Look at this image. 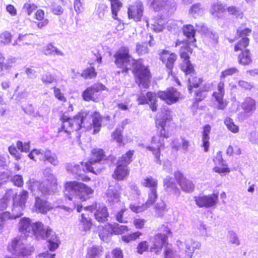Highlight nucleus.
Listing matches in <instances>:
<instances>
[{"label":"nucleus","instance_id":"19","mask_svg":"<svg viewBox=\"0 0 258 258\" xmlns=\"http://www.w3.org/2000/svg\"><path fill=\"white\" fill-rule=\"evenodd\" d=\"M147 2L155 11L163 9L169 11L175 8V4L172 0H147Z\"/></svg>","mask_w":258,"mask_h":258},{"label":"nucleus","instance_id":"9","mask_svg":"<svg viewBox=\"0 0 258 258\" xmlns=\"http://www.w3.org/2000/svg\"><path fill=\"white\" fill-rule=\"evenodd\" d=\"M37 157L38 159L44 162H48L51 165L56 166L59 164L57 156L54 153L49 150L45 151L38 149H33L29 154L28 157L35 161V157Z\"/></svg>","mask_w":258,"mask_h":258},{"label":"nucleus","instance_id":"53","mask_svg":"<svg viewBox=\"0 0 258 258\" xmlns=\"http://www.w3.org/2000/svg\"><path fill=\"white\" fill-rule=\"evenodd\" d=\"M122 3L120 2L111 3V12L112 18L115 20H118L117 13L122 7Z\"/></svg>","mask_w":258,"mask_h":258},{"label":"nucleus","instance_id":"35","mask_svg":"<svg viewBox=\"0 0 258 258\" xmlns=\"http://www.w3.org/2000/svg\"><path fill=\"white\" fill-rule=\"evenodd\" d=\"M166 21L162 18H155L151 20L150 28L154 32L158 33L163 31Z\"/></svg>","mask_w":258,"mask_h":258},{"label":"nucleus","instance_id":"29","mask_svg":"<svg viewBox=\"0 0 258 258\" xmlns=\"http://www.w3.org/2000/svg\"><path fill=\"white\" fill-rule=\"evenodd\" d=\"M213 161L216 165V166L213 168V170L215 172L222 174L225 172L229 173L230 172V169L228 168L224 167V164L221 152L219 151L217 153L216 156L214 158Z\"/></svg>","mask_w":258,"mask_h":258},{"label":"nucleus","instance_id":"10","mask_svg":"<svg viewBox=\"0 0 258 258\" xmlns=\"http://www.w3.org/2000/svg\"><path fill=\"white\" fill-rule=\"evenodd\" d=\"M28 195V193L26 190H23L19 194H15L13 199L12 214H11L14 219L23 215V211L25 207Z\"/></svg>","mask_w":258,"mask_h":258},{"label":"nucleus","instance_id":"34","mask_svg":"<svg viewBox=\"0 0 258 258\" xmlns=\"http://www.w3.org/2000/svg\"><path fill=\"white\" fill-rule=\"evenodd\" d=\"M196 31L202 34H204L208 37L212 38L215 42H217L218 39L217 35L210 31L204 24L199 23L197 24Z\"/></svg>","mask_w":258,"mask_h":258},{"label":"nucleus","instance_id":"61","mask_svg":"<svg viewBox=\"0 0 258 258\" xmlns=\"http://www.w3.org/2000/svg\"><path fill=\"white\" fill-rule=\"evenodd\" d=\"M154 207L157 214L160 216H162L163 213L165 211L166 204L164 201H161L156 204Z\"/></svg>","mask_w":258,"mask_h":258},{"label":"nucleus","instance_id":"32","mask_svg":"<svg viewBox=\"0 0 258 258\" xmlns=\"http://www.w3.org/2000/svg\"><path fill=\"white\" fill-rule=\"evenodd\" d=\"M241 107L245 112L252 113L256 109V101L254 99L247 97L242 103Z\"/></svg>","mask_w":258,"mask_h":258},{"label":"nucleus","instance_id":"36","mask_svg":"<svg viewBox=\"0 0 258 258\" xmlns=\"http://www.w3.org/2000/svg\"><path fill=\"white\" fill-rule=\"evenodd\" d=\"M183 32L185 36L188 39V43L190 44L196 42L195 34L196 30L191 25H187L183 27Z\"/></svg>","mask_w":258,"mask_h":258},{"label":"nucleus","instance_id":"57","mask_svg":"<svg viewBox=\"0 0 258 258\" xmlns=\"http://www.w3.org/2000/svg\"><path fill=\"white\" fill-rule=\"evenodd\" d=\"M12 35L8 31H5L0 34V42L3 44H8L11 41Z\"/></svg>","mask_w":258,"mask_h":258},{"label":"nucleus","instance_id":"43","mask_svg":"<svg viewBox=\"0 0 258 258\" xmlns=\"http://www.w3.org/2000/svg\"><path fill=\"white\" fill-rule=\"evenodd\" d=\"M238 61L243 65L248 64L251 62L250 54L248 49H245L239 55Z\"/></svg>","mask_w":258,"mask_h":258},{"label":"nucleus","instance_id":"2","mask_svg":"<svg viewBox=\"0 0 258 258\" xmlns=\"http://www.w3.org/2000/svg\"><path fill=\"white\" fill-rule=\"evenodd\" d=\"M19 231L25 236L34 235L36 239H46L49 249L53 251L57 248L59 241L55 233L50 228H44L40 222H32L29 218H21L18 223Z\"/></svg>","mask_w":258,"mask_h":258},{"label":"nucleus","instance_id":"62","mask_svg":"<svg viewBox=\"0 0 258 258\" xmlns=\"http://www.w3.org/2000/svg\"><path fill=\"white\" fill-rule=\"evenodd\" d=\"M37 8V6L34 4L25 3L22 8L24 12L30 16Z\"/></svg>","mask_w":258,"mask_h":258},{"label":"nucleus","instance_id":"59","mask_svg":"<svg viewBox=\"0 0 258 258\" xmlns=\"http://www.w3.org/2000/svg\"><path fill=\"white\" fill-rule=\"evenodd\" d=\"M149 248V245L147 241H142L137 246V250L138 253L143 254L147 251Z\"/></svg>","mask_w":258,"mask_h":258},{"label":"nucleus","instance_id":"64","mask_svg":"<svg viewBox=\"0 0 258 258\" xmlns=\"http://www.w3.org/2000/svg\"><path fill=\"white\" fill-rule=\"evenodd\" d=\"M30 143H25L23 144L21 141L17 142V148L21 152H28L30 150Z\"/></svg>","mask_w":258,"mask_h":258},{"label":"nucleus","instance_id":"47","mask_svg":"<svg viewBox=\"0 0 258 258\" xmlns=\"http://www.w3.org/2000/svg\"><path fill=\"white\" fill-rule=\"evenodd\" d=\"M109 228L113 233L116 234H120L128 230L127 227L124 225H121L117 223H114L113 225L109 224Z\"/></svg>","mask_w":258,"mask_h":258},{"label":"nucleus","instance_id":"56","mask_svg":"<svg viewBox=\"0 0 258 258\" xmlns=\"http://www.w3.org/2000/svg\"><path fill=\"white\" fill-rule=\"evenodd\" d=\"M249 44V39L247 37L242 38L234 47L235 51L241 50L246 47Z\"/></svg>","mask_w":258,"mask_h":258},{"label":"nucleus","instance_id":"22","mask_svg":"<svg viewBox=\"0 0 258 258\" xmlns=\"http://www.w3.org/2000/svg\"><path fill=\"white\" fill-rule=\"evenodd\" d=\"M144 7L142 2H136L131 6L128 9V16L130 19H133L135 21H140L143 13Z\"/></svg>","mask_w":258,"mask_h":258},{"label":"nucleus","instance_id":"49","mask_svg":"<svg viewBox=\"0 0 258 258\" xmlns=\"http://www.w3.org/2000/svg\"><path fill=\"white\" fill-rule=\"evenodd\" d=\"M80 222L83 225V229L84 231H88L90 229L92 226V223L91 222L90 218L88 217L87 214H82Z\"/></svg>","mask_w":258,"mask_h":258},{"label":"nucleus","instance_id":"12","mask_svg":"<svg viewBox=\"0 0 258 258\" xmlns=\"http://www.w3.org/2000/svg\"><path fill=\"white\" fill-rule=\"evenodd\" d=\"M190 48L187 44H184L181 47L180 50V57L184 59L183 62L180 65L181 70L185 73L186 75H190L194 72V68L192 64L189 60V52Z\"/></svg>","mask_w":258,"mask_h":258},{"label":"nucleus","instance_id":"20","mask_svg":"<svg viewBox=\"0 0 258 258\" xmlns=\"http://www.w3.org/2000/svg\"><path fill=\"white\" fill-rule=\"evenodd\" d=\"M66 168L68 171H70L72 173L77 175L79 180H82L85 181L90 180V178L84 175L82 173L89 172L86 170H83V168H86L85 163L81 162L80 163V164L75 163L68 164Z\"/></svg>","mask_w":258,"mask_h":258},{"label":"nucleus","instance_id":"21","mask_svg":"<svg viewBox=\"0 0 258 258\" xmlns=\"http://www.w3.org/2000/svg\"><path fill=\"white\" fill-rule=\"evenodd\" d=\"M224 87V82L222 80H221L217 85V91L213 93V96L218 103V108L219 109H224L227 106L226 101L223 100L225 94Z\"/></svg>","mask_w":258,"mask_h":258},{"label":"nucleus","instance_id":"58","mask_svg":"<svg viewBox=\"0 0 258 258\" xmlns=\"http://www.w3.org/2000/svg\"><path fill=\"white\" fill-rule=\"evenodd\" d=\"M122 128H117L112 133L111 135L112 139L116 141L118 143H121L122 142Z\"/></svg>","mask_w":258,"mask_h":258},{"label":"nucleus","instance_id":"40","mask_svg":"<svg viewBox=\"0 0 258 258\" xmlns=\"http://www.w3.org/2000/svg\"><path fill=\"white\" fill-rule=\"evenodd\" d=\"M133 150L129 151L119 158L118 161V165L127 167L132 161V157L134 155Z\"/></svg>","mask_w":258,"mask_h":258},{"label":"nucleus","instance_id":"25","mask_svg":"<svg viewBox=\"0 0 258 258\" xmlns=\"http://www.w3.org/2000/svg\"><path fill=\"white\" fill-rule=\"evenodd\" d=\"M138 100L140 104H148L152 111H156L157 106L156 105L157 100L155 93L149 92L146 96L141 94L139 96Z\"/></svg>","mask_w":258,"mask_h":258},{"label":"nucleus","instance_id":"13","mask_svg":"<svg viewBox=\"0 0 258 258\" xmlns=\"http://www.w3.org/2000/svg\"><path fill=\"white\" fill-rule=\"evenodd\" d=\"M196 204L200 208H210L215 206L218 200V195H200L194 197Z\"/></svg>","mask_w":258,"mask_h":258},{"label":"nucleus","instance_id":"37","mask_svg":"<svg viewBox=\"0 0 258 258\" xmlns=\"http://www.w3.org/2000/svg\"><path fill=\"white\" fill-rule=\"evenodd\" d=\"M43 52L46 55H58L64 56V53L57 47L50 43L43 49Z\"/></svg>","mask_w":258,"mask_h":258},{"label":"nucleus","instance_id":"31","mask_svg":"<svg viewBox=\"0 0 258 258\" xmlns=\"http://www.w3.org/2000/svg\"><path fill=\"white\" fill-rule=\"evenodd\" d=\"M34 37V35L32 34H19L18 38L15 41L13 45H31L33 42Z\"/></svg>","mask_w":258,"mask_h":258},{"label":"nucleus","instance_id":"33","mask_svg":"<svg viewBox=\"0 0 258 258\" xmlns=\"http://www.w3.org/2000/svg\"><path fill=\"white\" fill-rule=\"evenodd\" d=\"M129 172L127 167L118 165L112 174V177L118 180H122L128 175Z\"/></svg>","mask_w":258,"mask_h":258},{"label":"nucleus","instance_id":"23","mask_svg":"<svg viewBox=\"0 0 258 258\" xmlns=\"http://www.w3.org/2000/svg\"><path fill=\"white\" fill-rule=\"evenodd\" d=\"M183 245H185V249H184L183 247L181 248V250L184 256V258H192L195 250L199 249L201 247V243L199 242L195 241L191 238L187 239Z\"/></svg>","mask_w":258,"mask_h":258},{"label":"nucleus","instance_id":"18","mask_svg":"<svg viewBox=\"0 0 258 258\" xmlns=\"http://www.w3.org/2000/svg\"><path fill=\"white\" fill-rule=\"evenodd\" d=\"M177 249H175L171 245L165 246L163 256L164 258H184V256L181 250V248L184 247L183 243L180 240L176 241Z\"/></svg>","mask_w":258,"mask_h":258},{"label":"nucleus","instance_id":"55","mask_svg":"<svg viewBox=\"0 0 258 258\" xmlns=\"http://www.w3.org/2000/svg\"><path fill=\"white\" fill-rule=\"evenodd\" d=\"M238 72L239 71L236 68L232 67L228 68L221 73L220 79V80H223L228 76L238 73Z\"/></svg>","mask_w":258,"mask_h":258},{"label":"nucleus","instance_id":"4","mask_svg":"<svg viewBox=\"0 0 258 258\" xmlns=\"http://www.w3.org/2000/svg\"><path fill=\"white\" fill-rule=\"evenodd\" d=\"M65 187V196L74 202L86 201L94 192L85 184L76 181L67 182Z\"/></svg>","mask_w":258,"mask_h":258},{"label":"nucleus","instance_id":"63","mask_svg":"<svg viewBox=\"0 0 258 258\" xmlns=\"http://www.w3.org/2000/svg\"><path fill=\"white\" fill-rule=\"evenodd\" d=\"M136 51L140 55L147 53L149 49L146 43H144L142 44L138 43L136 46Z\"/></svg>","mask_w":258,"mask_h":258},{"label":"nucleus","instance_id":"50","mask_svg":"<svg viewBox=\"0 0 258 258\" xmlns=\"http://www.w3.org/2000/svg\"><path fill=\"white\" fill-rule=\"evenodd\" d=\"M12 194L13 195V191L10 190L7 192L3 198L0 199V210L3 211L7 208L10 201L9 197Z\"/></svg>","mask_w":258,"mask_h":258},{"label":"nucleus","instance_id":"17","mask_svg":"<svg viewBox=\"0 0 258 258\" xmlns=\"http://www.w3.org/2000/svg\"><path fill=\"white\" fill-rule=\"evenodd\" d=\"M167 240V236L165 234L158 233L150 238V241L151 243L150 251L154 252L156 254H159L161 252L162 246L164 245Z\"/></svg>","mask_w":258,"mask_h":258},{"label":"nucleus","instance_id":"27","mask_svg":"<svg viewBox=\"0 0 258 258\" xmlns=\"http://www.w3.org/2000/svg\"><path fill=\"white\" fill-rule=\"evenodd\" d=\"M118 188L120 189L118 185L117 187L113 185L109 186L105 194L106 200L109 203L114 204L120 201V196Z\"/></svg>","mask_w":258,"mask_h":258},{"label":"nucleus","instance_id":"46","mask_svg":"<svg viewBox=\"0 0 258 258\" xmlns=\"http://www.w3.org/2000/svg\"><path fill=\"white\" fill-rule=\"evenodd\" d=\"M153 203L151 202V203H148V200L147 199L145 204H143L142 206H136L135 204H131L130 205L131 210L136 213H139L144 211L148 208L153 205Z\"/></svg>","mask_w":258,"mask_h":258},{"label":"nucleus","instance_id":"28","mask_svg":"<svg viewBox=\"0 0 258 258\" xmlns=\"http://www.w3.org/2000/svg\"><path fill=\"white\" fill-rule=\"evenodd\" d=\"M226 5L220 1L213 3L210 7V13L215 18L219 19L222 14L226 11Z\"/></svg>","mask_w":258,"mask_h":258},{"label":"nucleus","instance_id":"39","mask_svg":"<svg viewBox=\"0 0 258 258\" xmlns=\"http://www.w3.org/2000/svg\"><path fill=\"white\" fill-rule=\"evenodd\" d=\"M179 184L184 191L186 192H192L195 188V185L189 179L185 178H182L179 181Z\"/></svg>","mask_w":258,"mask_h":258},{"label":"nucleus","instance_id":"6","mask_svg":"<svg viewBox=\"0 0 258 258\" xmlns=\"http://www.w3.org/2000/svg\"><path fill=\"white\" fill-rule=\"evenodd\" d=\"M8 250L16 256H25L29 255L34 251L33 246L27 245L24 239L15 238L8 246Z\"/></svg>","mask_w":258,"mask_h":258},{"label":"nucleus","instance_id":"24","mask_svg":"<svg viewBox=\"0 0 258 258\" xmlns=\"http://www.w3.org/2000/svg\"><path fill=\"white\" fill-rule=\"evenodd\" d=\"M177 55L172 52L167 50H162L160 53V59L165 64L166 68L168 69V73L172 74V71L174 63L176 60Z\"/></svg>","mask_w":258,"mask_h":258},{"label":"nucleus","instance_id":"16","mask_svg":"<svg viewBox=\"0 0 258 258\" xmlns=\"http://www.w3.org/2000/svg\"><path fill=\"white\" fill-rule=\"evenodd\" d=\"M105 86L101 84H95L87 88L83 93V97L85 101L92 100L97 102L99 92L104 89Z\"/></svg>","mask_w":258,"mask_h":258},{"label":"nucleus","instance_id":"42","mask_svg":"<svg viewBox=\"0 0 258 258\" xmlns=\"http://www.w3.org/2000/svg\"><path fill=\"white\" fill-rule=\"evenodd\" d=\"M226 11L228 13L229 15H232L237 19H241L243 16V13L241 11L240 9L235 6H226Z\"/></svg>","mask_w":258,"mask_h":258},{"label":"nucleus","instance_id":"48","mask_svg":"<svg viewBox=\"0 0 258 258\" xmlns=\"http://www.w3.org/2000/svg\"><path fill=\"white\" fill-rule=\"evenodd\" d=\"M224 124L226 126L229 131L233 133H237L239 132V127L237 125L235 124L233 120L227 117L224 120Z\"/></svg>","mask_w":258,"mask_h":258},{"label":"nucleus","instance_id":"51","mask_svg":"<svg viewBox=\"0 0 258 258\" xmlns=\"http://www.w3.org/2000/svg\"><path fill=\"white\" fill-rule=\"evenodd\" d=\"M188 90L190 92V93L191 92V88H197L199 87V84H200L202 83V80L200 78H198L196 77H193L191 76L190 77H189L188 78Z\"/></svg>","mask_w":258,"mask_h":258},{"label":"nucleus","instance_id":"1","mask_svg":"<svg viewBox=\"0 0 258 258\" xmlns=\"http://www.w3.org/2000/svg\"><path fill=\"white\" fill-rule=\"evenodd\" d=\"M115 63L123 71L132 70L136 77V82L141 88H147L150 84V72L140 61H136L128 54V49L123 46L114 55Z\"/></svg>","mask_w":258,"mask_h":258},{"label":"nucleus","instance_id":"52","mask_svg":"<svg viewBox=\"0 0 258 258\" xmlns=\"http://www.w3.org/2000/svg\"><path fill=\"white\" fill-rule=\"evenodd\" d=\"M204 9L199 3L194 4L190 8L189 12L194 16L196 15H202L204 14Z\"/></svg>","mask_w":258,"mask_h":258},{"label":"nucleus","instance_id":"3","mask_svg":"<svg viewBox=\"0 0 258 258\" xmlns=\"http://www.w3.org/2000/svg\"><path fill=\"white\" fill-rule=\"evenodd\" d=\"M169 118L170 112L167 110H165V112L162 111L159 115L156 120V124L160 134L152 138L151 146L146 147L148 150L153 153L156 158V162L159 164H161L160 151L164 148V139L169 137L166 123Z\"/></svg>","mask_w":258,"mask_h":258},{"label":"nucleus","instance_id":"14","mask_svg":"<svg viewBox=\"0 0 258 258\" xmlns=\"http://www.w3.org/2000/svg\"><path fill=\"white\" fill-rule=\"evenodd\" d=\"M85 211H90L93 212L96 210L94 216L96 219L99 222H104L106 221L108 217V213L107 208L104 205H100L97 203L93 204L90 206H87L84 208Z\"/></svg>","mask_w":258,"mask_h":258},{"label":"nucleus","instance_id":"5","mask_svg":"<svg viewBox=\"0 0 258 258\" xmlns=\"http://www.w3.org/2000/svg\"><path fill=\"white\" fill-rule=\"evenodd\" d=\"M43 174L47 180L50 182V186L46 187L45 182H40L34 179L30 180L28 183V187L33 195H37L36 190L40 191L42 195H50L56 189V178L53 175L52 169L50 168H46L43 171Z\"/></svg>","mask_w":258,"mask_h":258},{"label":"nucleus","instance_id":"60","mask_svg":"<svg viewBox=\"0 0 258 258\" xmlns=\"http://www.w3.org/2000/svg\"><path fill=\"white\" fill-rule=\"evenodd\" d=\"M14 219L9 212H5L0 214V227L7 222L8 220Z\"/></svg>","mask_w":258,"mask_h":258},{"label":"nucleus","instance_id":"11","mask_svg":"<svg viewBox=\"0 0 258 258\" xmlns=\"http://www.w3.org/2000/svg\"><path fill=\"white\" fill-rule=\"evenodd\" d=\"M142 184L144 186L149 188L148 197V203H151V202L154 203L158 197L157 192L158 187L157 180L151 176L148 177L142 181Z\"/></svg>","mask_w":258,"mask_h":258},{"label":"nucleus","instance_id":"54","mask_svg":"<svg viewBox=\"0 0 258 258\" xmlns=\"http://www.w3.org/2000/svg\"><path fill=\"white\" fill-rule=\"evenodd\" d=\"M96 73L93 67H89L85 70L81 74V76L86 79H90L95 77Z\"/></svg>","mask_w":258,"mask_h":258},{"label":"nucleus","instance_id":"38","mask_svg":"<svg viewBox=\"0 0 258 258\" xmlns=\"http://www.w3.org/2000/svg\"><path fill=\"white\" fill-rule=\"evenodd\" d=\"M211 131V126L207 124L204 127V130L202 135V141H203V146L204 147V150L205 152L208 151L209 147V134Z\"/></svg>","mask_w":258,"mask_h":258},{"label":"nucleus","instance_id":"26","mask_svg":"<svg viewBox=\"0 0 258 258\" xmlns=\"http://www.w3.org/2000/svg\"><path fill=\"white\" fill-rule=\"evenodd\" d=\"M35 192L37 193V195H35L36 196L35 204L36 209L40 213H46L53 208V206L47 201L43 200L39 197L40 195V194L42 195L40 191L36 190Z\"/></svg>","mask_w":258,"mask_h":258},{"label":"nucleus","instance_id":"15","mask_svg":"<svg viewBox=\"0 0 258 258\" xmlns=\"http://www.w3.org/2000/svg\"><path fill=\"white\" fill-rule=\"evenodd\" d=\"M157 96L168 104H172L177 102L180 98V93L174 88H170L164 91H160Z\"/></svg>","mask_w":258,"mask_h":258},{"label":"nucleus","instance_id":"7","mask_svg":"<svg viewBox=\"0 0 258 258\" xmlns=\"http://www.w3.org/2000/svg\"><path fill=\"white\" fill-rule=\"evenodd\" d=\"M86 117L83 113H79L73 118L63 115L61 118L62 125L61 128L67 133L70 134L74 131H78L83 127H85Z\"/></svg>","mask_w":258,"mask_h":258},{"label":"nucleus","instance_id":"41","mask_svg":"<svg viewBox=\"0 0 258 258\" xmlns=\"http://www.w3.org/2000/svg\"><path fill=\"white\" fill-rule=\"evenodd\" d=\"M102 247L93 246L88 249L86 258H99L102 252Z\"/></svg>","mask_w":258,"mask_h":258},{"label":"nucleus","instance_id":"30","mask_svg":"<svg viewBox=\"0 0 258 258\" xmlns=\"http://www.w3.org/2000/svg\"><path fill=\"white\" fill-rule=\"evenodd\" d=\"M165 189L170 194H179V189L177 187L174 179L170 176H167L164 179Z\"/></svg>","mask_w":258,"mask_h":258},{"label":"nucleus","instance_id":"8","mask_svg":"<svg viewBox=\"0 0 258 258\" xmlns=\"http://www.w3.org/2000/svg\"><path fill=\"white\" fill-rule=\"evenodd\" d=\"M104 154L103 150L100 149H94L91 151L90 158L88 162L85 163L86 168L83 170H86L90 172L96 174L100 172L101 165L99 162L103 159Z\"/></svg>","mask_w":258,"mask_h":258},{"label":"nucleus","instance_id":"45","mask_svg":"<svg viewBox=\"0 0 258 258\" xmlns=\"http://www.w3.org/2000/svg\"><path fill=\"white\" fill-rule=\"evenodd\" d=\"M102 118L100 114L98 112H95L92 115V122L94 130V133H97L100 130L101 125Z\"/></svg>","mask_w":258,"mask_h":258},{"label":"nucleus","instance_id":"44","mask_svg":"<svg viewBox=\"0 0 258 258\" xmlns=\"http://www.w3.org/2000/svg\"><path fill=\"white\" fill-rule=\"evenodd\" d=\"M52 12L56 15H60L63 12V9L60 5H58L54 0H47Z\"/></svg>","mask_w":258,"mask_h":258}]
</instances>
